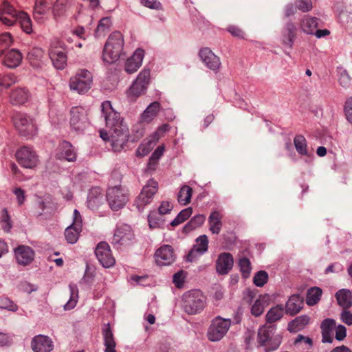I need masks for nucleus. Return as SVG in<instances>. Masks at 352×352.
<instances>
[{"label":"nucleus","mask_w":352,"mask_h":352,"mask_svg":"<svg viewBox=\"0 0 352 352\" xmlns=\"http://www.w3.org/2000/svg\"><path fill=\"white\" fill-rule=\"evenodd\" d=\"M101 114L105 120L106 127L109 129H101L99 131L100 137L105 142L111 141L113 151H122L129 140V130L124 124V119L120 113L113 108L109 100H105L101 104Z\"/></svg>","instance_id":"nucleus-1"},{"label":"nucleus","mask_w":352,"mask_h":352,"mask_svg":"<svg viewBox=\"0 0 352 352\" xmlns=\"http://www.w3.org/2000/svg\"><path fill=\"white\" fill-rule=\"evenodd\" d=\"M124 39L120 31L113 32L108 37L102 54L104 62L114 63L125 56L124 50Z\"/></svg>","instance_id":"nucleus-2"},{"label":"nucleus","mask_w":352,"mask_h":352,"mask_svg":"<svg viewBox=\"0 0 352 352\" xmlns=\"http://www.w3.org/2000/svg\"><path fill=\"white\" fill-rule=\"evenodd\" d=\"M159 183L154 178L149 179L134 198L133 206L139 212H143L153 201L159 191Z\"/></svg>","instance_id":"nucleus-3"},{"label":"nucleus","mask_w":352,"mask_h":352,"mask_svg":"<svg viewBox=\"0 0 352 352\" xmlns=\"http://www.w3.org/2000/svg\"><path fill=\"white\" fill-rule=\"evenodd\" d=\"M106 201L113 211H119L130 201L129 190L121 184L109 186L106 190Z\"/></svg>","instance_id":"nucleus-4"},{"label":"nucleus","mask_w":352,"mask_h":352,"mask_svg":"<svg viewBox=\"0 0 352 352\" xmlns=\"http://www.w3.org/2000/svg\"><path fill=\"white\" fill-rule=\"evenodd\" d=\"M136 241L135 236L132 228L125 223L116 225L111 243L116 250H122L133 245Z\"/></svg>","instance_id":"nucleus-5"},{"label":"nucleus","mask_w":352,"mask_h":352,"mask_svg":"<svg viewBox=\"0 0 352 352\" xmlns=\"http://www.w3.org/2000/svg\"><path fill=\"white\" fill-rule=\"evenodd\" d=\"M93 85V74L87 69H79L69 80V89L80 95L87 94Z\"/></svg>","instance_id":"nucleus-6"},{"label":"nucleus","mask_w":352,"mask_h":352,"mask_svg":"<svg viewBox=\"0 0 352 352\" xmlns=\"http://www.w3.org/2000/svg\"><path fill=\"white\" fill-rule=\"evenodd\" d=\"M150 81L151 69L148 67H144L126 91L128 100L134 102L140 96L145 94Z\"/></svg>","instance_id":"nucleus-7"},{"label":"nucleus","mask_w":352,"mask_h":352,"mask_svg":"<svg viewBox=\"0 0 352 352\" xmlns=\"http://www.w3.org/2000/svg\"><path fill=\"white\" fill-rule=\"evenodd\" d=\"M11 120L21 135L30 138L37 133V126L28 114L20 111L14 112L11 116Z\"/></svg>","instance_id":"nucleus-8"},{"label":"nucleus","mask_w":352,"mask_h":352,"mask_svg":"<svg viewBox=\"0 0 352 352\" xmlns=\"http://www.w3.org/2000/svg\"><path fill=\"white\" fill-rule=\"evenodd\" d=\"M258 342L265 348V352H270L278 349L281 337L276 334L275 325H265L258 332Z\"/></svg>","instance_id":"nucleus-9"},{"label":"nucleus","mask_w":352,"mask_h":352,"mask_svg":"<svg viewBox=\"0 0 352 352\" xmlns=\"http://www.w3.org/2000/svg\"><path fill=\"white\" fill-rule=\"evenodd\" d=\"M48 54L53 65L57 69H63L67 65V55L65 43L54 38L50 43Z\"/></svg>","instance_id":"nucleus-10"},{"label":"nucleus","mask_w":352,"mask_h":352,"mask_svg":"<svg viewBox=\"0 0 352 352\" xmlns=\"http://www.w3.org/2000/svg\"><path fill=\"white\" fill-rule=\"evenodd\" d=\"M18 164L27 169H36L40 164L39 155L32 146H22L15 153Z\"/></svg>","instance_id":"nucleus-11"},{"label":"nucleus","mask_w":352,"mask_h":352,"mask_svg":"<svg viewBox=\"0 0 352 352\" xmlns=\"http://www.w3.org/2000/svg\"><path fill=\"white\" fill-rule=\"evenodd\" d=\"M69 124L76 132L84 131L90 124L89 109L82 106H74L70 109Z\"/></svg>","instance_id":"nucleus-12"},{"label":"nucleus","mask_w":352,"mask_h":352,"mask_svg":"<svg viewBox=\"0 0 352 352\" xmlns=\"http://www.w3.org/2000/svg\"><path fill=\"white\" fill-rule=\"evenodd\" d=\"M230 320L223 319L221 317L214 318L208 330V338L210 341H219L223 338L230 327Z\"/></svg>","instance_id":"nucleus-13"},{"label":"nucleus","mask_w":352,"mask_h":352,"mask_svg":"<svg viewBox=\"0 0 352 352\" xmlns=\"http://www.w3.org/2000/svg\"><path fill=\"white\" fill-rule=\"evenodd\" d=\"M94 252L98 261L104 268H109L115 265L116 259L107 242H99Z\"/></svg>","instance_id":"nucleus-14"},{"label":"nucleus","mask_w":352,"mask_h":352,"mask_svg":"<svg viewBox=\"0 0 352 352\" xmlns=\"http://www.w3.org/2000/svg\"><path fill=\"white\" fill-rule=\"evenodd\" d=\"M176 254L173 248L170 245H162L154 254V260L160 267L170 265L175 262Z\"/></svg>","instance_id":"nucleus-15"},{"label":"nucleus","mask_w":352,"mask_h":352,"mask_svg":"<svg viewBox=\"0 0 352 352\" xmlns=\"http://www.w3.org/2000/svg\"><path fill=\"white\" fill-rule=\"evenodd\" d=\"M21 10H16L8 1L0 4V21L6 26H14Z\"/></svg>","instance_id":"nucleus-16"},{"label":"nucleus","mask_w":352,"mask_h":352,"mask_svg":"<svg viewBox=\"0 0 352 352\" xmlns=\"http://www.w3.org/2000/svg\"><path fill=\"white\" fill-rule=\"evenodd\" d=\"M14 256L17 264L25 267L34 261L35 252L30 246L19 245L14 249Z\"/></svg>","instance_id":"nucleus-17"},{"label":"nucleus","mask_w":352,"mask_h":352,"mask_svg":"<svg viewBox=\"0 0 352 352\" xmlns=\"http://www.w3.org/2000/svg\"><path fill=\"white\" fill-rule=\"evenodd\" d=\"M104 200L102 188L94 186L89 191L87 205L91 210L99 212L100 209L104 206Z\"/></svg>","instance_id":"nucleus-18"},{"label":"nucleus","mask_w":352,"mask_h":352,"mask_svg":"<svg viewBox=\"0 0 352 352\" xmlns=\"http://www.w3.org/2000/svg\"><path fill=\"white\" fill-rule=\"evenodd\" d=\"M145 55V52L142 48H138L133 54L124 62V67L127 74H131L138 71L141 67Z\"/></svg>","instance_id":"nucleus-19"},{"label":"nucleus","mask_w":352,"mask_h":352,"mask_svg":"<svg viewBox=\"0 0 352 352\" xmlns=\"http://www.w3.org/2000/svg\"><path fill=\"white\" fill-rule=\"evenodd\" d=\"M31 348L34 352H51L54 349V344L50 337L40 334L32 338Z\"/></svg>","instance_id":"nucleus-20"},{"label":"nucleus","mask_w":352,"mask_h":352,"mask_svg":"<svg viewBox=\"0 0 352 352\" xmlns=\"http://www.w3.org/2000/svg\"><path fill=\"white\" fill-rule=\"evenodd\" d=\"M183 307L188 314H196L198 311V291L192 289L183 295Z\"/></svg>","instance_id":"nucleus-21"},{"label":"nucleus","mask_w":352,"mask_h":352,"mask_svg":"<svg viewBox=\"0 0 352 352\" xmlns=\"http://www.w3.org/2000/svg\"><path fill=\"white\" fill-rule=\"evenodd\" d=\"M199 58L206 67L212 71L218 70L221 65L219 58L208 47L199 51Z\"/></svg>","instance_id":"nucleus-22"},{"label":"nucleus","mask_w":352,"mask_h":352,"mask_svg":"<svg viewBox=\"0 0 352 352\" xmlns=\"http://www.w3.org/2000/svg\"><path fill=\"white\" fill-rule=\"evenodd\" d=\"M298 29L292 21H288L283 27L281 34V43L285 46L292 48L294 41L297 36Z\"/></svg>","instance_id":"nucleus-23"},{"label":"nucleus","mask_w":352,"mask_h":352,"mask_svg":"<svg viewBox=\"0 0 352 352\" xmlns=\"http://www.w3.org/2000/svg\"><path fill=\"white\" fill-rule=\"evenodd\" d=\"M52 4L53 0H36L33 12L35 20L41 21L46 18L52 9Z\"/></svg>","instance_id":"nucleus-24"},{"label":"nucleus","mask_w":352,"mask_h":352,"mask_svg":"<svg viewBox=\"0 0 352 352\" xmlns=\"http://www.w3.org/2000/svg\"><path fill=\"white\" fill-rule=\"evenodd\" d=\"M102 333L104 338V352H118L116 342L113 331L109 323L104 324L102 327Z\"/></svg>","instance_id":"nucleus-25"},{"label":"nucleus","mask_w":352,"mask_h":352,"mask_svg":"<svg viewBox=\"0 0 352 352\" xmlns=\"http://www.w3.org/2000/svg\"><path fill=\"white\" fill-rule=\"evenodd\" d=\"M30 94L28 89L24 87H16L12 89L10 94V102L14 105H21L27 102Z\"/></svg>","instance_id":"nucleus-26"},{"label":"nucleus","mask_w":352,"mask_h":352,"mask_svg":"<svg viewBox=\"0 0 352 352\" xmlns=\"http://www.w3.org/2000/svg\"><path fill=\"white\" fill-rule=\"evenodd\" d=\"M58 152L57 153L58 159H65L68 162H75L77 156L72 144L67 141H63L59 144Z\"/></svg>","instance_id":"nucleus-27"},{"label":"nucleus","mask_w":352,"mask_h":352,"mask_svg":"<svg viewBox=\"0 0 352 352\" xmlns=\"http://www.w3.org/2000/svg\"><path fill=\"white\" fill-rule=\"evenodd\" d=\"M162 109L160 103L157 101L151 102L140 116V122L142 123H151L158 115Z\"/></svg>","instance_id":"nucleus-28"},{"label":"nucleus","mask_w":352,"mask_h":352,"mask_svg":"<svg viewBox=\"0 0 352 352\" xmlns=\"http://www.w3.org/2000/svg\"><path fill=\"white\" fill-rule=\"evenodd\" d=\"M23 55L20 51L16 49H12L8 51L3 57V63L7 67L16 68L22 62Z\"/></svg>","instance_id":"nucleus-29"},{"label":"nucleus","mask_w":352,"mask_h":352,"mask_svg":"<svg viewBox=\"0 0 352 352\" xmlns=\"http://www.w3.org/2000/svg\"><path fill=\"white\" fill-rule=\"evenodd\" d=\"M234 261L231 254L222 253L217 261V271L221 274H226L232 269Z\"/></svg>","instance_id":"nucleus-30"},{"label":"nucleus","mask_w":352,"mask_h":352,"mask_svg":"<svg viewBox=\"0 0 352 352\" xmlns=\"http://www.w3.org/2000/svg\"><path fill=\"white\" fill-rule=\"evenodd\" d=\"M45 58V52L40 47L32 48L27 55L29 63L36 68L41 67L44 65Z\"/></svg>","instance_id":"nucleus-31"},{"label":"nucleus","mask_w":352,"mask_h":352,"mask_svg":"<svg viewBox=\"0 0 352 352\" xmlns=\"http://www.w3.org/2000/svg\"><path fill=\"white\" fill-rule=\"evenodd\" d=\"M303 299L298 294L292 295L285 304V313L294 316L302 308Z\"/></svg>","instance_id":"nucleus-32"},{"label":"nucleus","mask_w":352,"mask_h":352,"mask_svg":"<svg viewBox=\"0 0 352 352\" xmlns=\"http://www.w3.org/2000/svg\"><path fill=\"white\" fill-rule=\"evenodd\" d=\"M223 215L217 210L212 212L208 217L209 230L212 234H219L221 230Z\"/></svg>","instance_id":"nucleus-33"},{"label":"nucleus","mask_w":352,"mask_h":352,"mask_svg":"<svg viewBox=\"0 0 352 352\" xmlns=\"http://www.w3.org/2000/svg\"><path fill=\"white\" fill-rule=\"evenodd\" d=\"M336 326V321L333 319L327 318L321 324L322 342L331 343L333 341L332 332Z\"/></svg>","instance_id":"nucleus-34"},{"label":"nucleus","mask_w":352,"mask_h":352,"mask_svg":"<svg viewBox=\"0 0 352 352\" xmlns=\"http://www.w3.org/2000/svg\"><path fill=\"white\" fill-rule=\"evenodd\" d=\"M157 143V141L148 135L136 149V156L142 157L147 155L153 150Z\"/></svg>","instance_id":"nucleus-35"},{"label":"nucleus","mask_w":352,"mask_h":352,"mask_svg":"<svg viewBox=\"0 0 352 352\" xmlns=\"http://www.w3.org/2000/svg\"><path fill=\"white\" fill-rule=\"evenodd\" d=\"M336 298L338 305L343 309H348L352 305L351 292L345 289L338 290L336 294Z\"/></svg>","instance_id":"nucleus-36"},{"label":"nucleus","mask_w":352,"mask_h":352,"mask_svg":"<svg viewBox=\"0 0 352 352\" xmlns=\"http://www.w3.org/2000/svg\"><path fill=\"white\" fill-rule=\"evenodd\" d=\"M72 0H56L52 4V11L55 18L64 15L70 8Z\"/></svg>","instance_id":"nucleus-37"},{"label":"nucleus","mask_w":352,"mask_h":352,"mask_svg":"<svg viewBox=\"0 0 352 352\" xmlns=\"http://www.w3.org/2000/svg\"><path fill=\"white\" fill-rule=\"evenodd\" d=\"M318 19L316 17L306 16L300 21V28L307 34H314L318 26Z\"/></svg>","instance_id":"nucleus-38"},{"label":"nucleus","mask_w":352,"mask_h":352,"mask_svg":"<svg viewBox=\"0 0 352 352\" xmlns=\"http://www.w3.org/2000/svg\"><path fill=\"white\" fill-rule=\"evenodd\" d=\"M192 188L188 185H183L179 190L177 199L179 204L186 206L191 201Z\"/></svg>","instance_id":"nucleus-39"},{"label":"nucleus","mask_w":352,"mask_h":352,"mask_svg":"<svg viewBox=\"0 0 352 352\" xmlns=\"http://www.w3.org/2000/svg\"><path fill=\"white\" fill-rule=\"evenodd\" d=\"M310 320V318L307 315H302L291 321L288 324V330L290 332H296L303 329Z\"/></svg>","instance_id":"nucleus-40"},{"label":"nucleus","mask_w":352,"mask_h":352,"mask_svg":"<svg viewBox=\"0 0 352 352\" xmlns=\"http://www.w3.org/2000/svg\"><path fill=\"white\" fill-rule=\"evenodd\" d=\"M17 22L20 24L21 29L24 32L28 34L32 33L33 28L32 20L28 13L21 10L18 15Z\"/></svg>","instance_id":"nucleus-41"},{"label":"nucleus","mask_w":352,"mask_h":352,"mask_svg":"<svg viewBox=\"0 0 352 352\" xmlns=\"http://www.w3.org/2000/svg\"><path fill=\"white\" fill-rule=\"evenodd\" d=\"M285 308L283 305H278L272 307L266 314L267 323H273L280 320L284 314Z\"/></svg>","instance_id":"nucleus-42"},{"label":"nucleus","mask_w":352,"mask_h":352,"mask_svg":"<svg viewBox=\"0 0 352 352\" xmlns=\"http://www.w3.org/2000/svg\"><path fill=\"white\" fill-rule=\"evenodd\" d=\"M0 227L6 233L10 232L13 227L11 216L6 208L0 212Z\"/></svg>","instance_id":"nucleus-43"},{"label":"nucleus","mask_w":352,"mask_h":352,"mask_svg":"<svg viewBox=\"0 0 352 352\" xmlns=\"http://www.w3.org/2000/svg\"><path fill=\"white\" fill-rule=\"evenodd\" d=\"M82 230V228L74 226L72 225L68 226L64 232L67 242L70 244L76 243L79 239Z\"/></svg>","instance_id":"nucleus-44"},{"label":"nucleus","mask_w":352,"mask_h":352,"mask_svg":"<svg viewBox=\"0 0 352 352\" xmlns=\"http://www.w3.org/2000/svg\"><path fill=\"white\" fill-rule=\"evenodd\" d=\"M70 297L68 301L64 305L65 310L73 309L77 305L78 301V289L76 285L70 284Z\"/></svg>","instance_id":"nucleus-45"},{"label":"nucleus","mask_w":352,"mask_h":352,"mask_svg":"<svg viewBox=\"0 0 352 352\" xmlns=\"http://www.w3.org/2000/svg\"><path fill=\"white\" fill-rule=\"evenodd\" d=\"M322 291L320 287H313L308 289L306 302L309 306H313L318 302L322 296Z\"/></svg>","instance_id":"nucleus-46"},{"label":"nucleus","mask_w":352,"mask_h":352,"mask_svg":"<svg viewBox=\"0 0 352 352\" xmlns=\"http://www.w3.org/2000/svg\"><path fill=\"white\" fill-rule=\"evenodd\" d=\"M161 214H160L156 210H150L148 214V226L151 229L154 228H160L162 227L164 223V220L161 217Z\"/></svg>","instance_id":"nucleus-47"},{"label":"nucleus","mask_w":352,"mask_h":352,"mask_svg":"<svg viewBox=\"0 0 352 352\" xmlns=\"http://www.w3.org/2000/svg\"><path fill=\"white\" fill-rule=\"evenodd\" d=\"M294 144L297 152L302 155H307V145L305 137L302 135H296L294 139Z\"/></svg>","instance_id":"nucleus-48"},{"label":"nucleus","mask_w":352,"mask_h":352,"mask_svg":"<svg viewBox=\"0 0 352 352\" xmlns=\"http://www.w3.org/2000/svg\"><path fill=\"white\" fill-rule=\"evenodd\" d=\"M17 82V77L14 74H0V90L8 89Z\"/></svg>","instance_id":"nucleus-49"},{"label":"nucleus","mask_w":352,"mask_h":352,"mask_svg":"<svg viewBox=\"0 0 352 352\" xmlns=\"http://www.w3.org/2000/svg\"><path fill=\"white\" fill-rule=\"evenodd\" d=\"M13 43V38L10 33L4 32L0 34V56H1L6 50H7Z\"/></svg>","instance_id":"nucleus-50"},{"label":"nucleus","mask_w":352,"mask_h":352,"mask_svg":"<svg viewBox=\"0 0 352 352\" xmlns=\"http://www.w3.org/2000/svg\"><path fill=\"white\" fill-rule=\"evenodd\" d=\"M192 214V210L191 208H186L177 215V217L171 221L170 225L172 226H177L186 220H187Z\"/></svg>","instance_id":"nucleus-51"},{"label":"nucleus","mask_w":352,"mask_h":352,"mask_svg":"<svg viewBox=\"0 0 352 352\" xmlns=\"http://www.w3.org/2000/svg\"><path fill=\"white\" fill-rule=\"evenodd\" d=\"M170 129V126L168 124H163L159 126L156 130L151 133L149 135L157 142L159 140L164 138L166 133Z\"/></svg>","instance_id":"nucleus-52"},{"label":"nucleus","mask_w":352,"mask_h":352,"mask_svg":"<svg viewBox=\"0 0 352 352\" xmlns=\"http://www.w3.org/2000/svg\"><path fill=\"white\" fill-rule=\"evenodd\" d=\"M186 274V272L181 270L173 275V282L177 288L181 289L184 287Z\"/></svg>","instance_id":"nucleus-53"},{"label":"nucleus","mask_w":352,"mask_h":352,"mask_svg":"<svg viewBox=\"0 0 352 352\" xmlns=\"http://www.w3.org/2000/svg\"><path fill=\"white\" fill-rule=\"evenodd\" d=\"M239 265L243 277L248 278L250 276L252 269L250 260L245 257L241 258L239 261Z\"/></svg>","instance_id":"nucleus-54"},{"label":"nucleus","mask_w":352,"mask_h":352,"mask_svg":"<svg viewBox=\"0 0 352 352\" xmlns=\"http://www.w3.org/2000/svg\"><path fill=\"white\" fill-rule=\"evenodd\" d=\"M268 280V274L265 271H258L253 278V282L257 287H263Z\"/></svg>","instance_id":"nucleus-55"},{"label":"nucleus","mask_w":352,"mask_h":352,"mask_svg":"<svg viewBox=\"0 0 352 352\" xmlns=\"http://www.w3.org/2000/svg\"><path fill=\"white\" fill-rule=\"evenodd\" d=\"M265 308V302L263 300L257 299L252 307V314L257 317L261 316Z\"/></svg>","instance_id":"nucleus-56"},{"label":"nucleus","mask_w":352,"mask_h":352,"mask_svg":"<svg viewBox=\"0 0 352 352\" xmlns=\"http://www.w3.org/2000/svg\"><path fill=\"white\" fill-rule=\"evenodd\" d=\"M140 4L151 10H162V5L158 0H140Z\"/></svg>","instance_id":"nucleus-57"},{"label":"nucleus","mask_w":352,"mask_h":352,"mask_svg":"<svg viewBox=\"0 0 352 352\" xmlns=\"http://www.w3.org/2000/svg\"><path fill=\"white\" fill-rule=\"evenodd\" d=\"M296 5L298 9L303 12H309L313 7L311 0H296Z\"/></svg>","instance_id":"nucleus-58"},{"label":"nucleus","mask_w":352,"mask_h":352,"mask_svg":"<svg viewBox=\"0 0 352 352\" xmlns=\"http://www.w3.org/2000/svg\"><path fill=\"white\" fill-rule=\"evenodd\" d=\"M338 82L340 86L344 88L349 87L351 85V77L346 70H343L340 73Z\"/></svg>","instance_id":"nucleus-59"},{"label":"nucleus","mask_w":352,"mask_h":352,"mask_svg":"<svg viewBox=\"0 0 352 352\" xmlns=\"http://www.w3.org/2000/svg\"><path fill=\"white\" fill-rule=\"evenodd\" d=\"M173 208L172 203L169 201H162L158 208V212L163 214H168Z\"/></svg>","instance_id":"nucleus-60"},{"label":"nucleus","mask_w":352,"mask_h":352,"mask_svg":"<svg viewBox=\"0 0 352 352\" xmlns=\"http://www.w3.org/2000/svg\"><path fill=\"white\" fill-rule=\"evenodd\" d=\"M12 192L16 197L18 204L19 206L23 205L25 201V191L22 188L17 187L14 188Z\"/></svg>","instance_id":"nucleus-61"},{"label":"nucleus","mask_w":352,"mask_h":352,"mask_svg":"<svg viewBox=\"0 0 352 352\" xmlns=\"http://www.w3.org/2000/svg\"><path fill=\"white\" fill-rule=\"evenodd\" d=\"M227 30L234 37L244 38L245 34L243 31L235 25H229Z\"/></svg>","instance_id":"nucleus-62"},{"label":"nucleus","mask_w":352,"mask_h":352,"mask_svg":"<svg viewBox=\"0 0 352 352\" xmlns=\"http://www.w3.org/2000/svg\"><path fill=\"white\" fill-rule=\"evenodd\" d=\"M198 227V220L197 216H194L190 221L184 227L183 230L185 233H189L190 232L195 230Z\"/></svg>","instance_id":"nucleus-63"},{"label":"nucleus","mask_w":352,"mask_h":352,"mask_svg":"<svg viewBox=\"0 0 352 352\" xmlns=\"http://www.w3.org/2000/svg\"><path fill=\"white\" fill-rule=\"evenodd\" d=\"M344 111L346 119L352 124V98L346 100L344 106Z\"/></svg>","instance_id":"nucleus-64"}]
</instances>
